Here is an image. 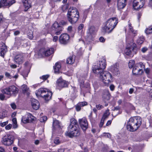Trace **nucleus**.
<instances>
[{"instance_id":"nucleus-18","label":"nucleus","mask_w":152,"mask_h":152,"mask_svg":"<svg viewBox=\"0 0 152 152\" xmlns=\"http://www.w3.org/2000/svg\"><path fill=\"white\" fill-rule=\"evenodd\" d=\"M134 40L132 39V42L131 43H129V45H128L125 50V53L127 55H129L131 54L132 50L134 49V48L136 46V44L133 42Z\"/></svg>"},{"instance_id":"nucleus-9","label":"nucleus","mask_w":152,"mask_h":152,"mask_svg":"<svg viewBox=\"0 0 152 152\" xmlns=\"http://www.w3.org/2000/svg\"><path fill=\"white\" fill-rule=\"evenodd\" d=\"M15 139L14 135L7 134L2 138L1 142L5 146H9L13 143Z\"/></svg>"},{"instance_id":"nucleus-53","label":"nucleus","mask_w":152,"mask_h":152,"mask_svg":"<svg viewBox=\"0 0 152 152\" xmlns=\"http://www.w3.org/2000/svg\"><path fill=\"white\" fill-rule=\"evenodd\" d=\"M104 120L102 119H101L100 122V123L99 124V126L100 127H101L103 126V125L104 124Z\"/></svg>"},{"instance_id":"nucleus-49","label":"nucleus","mask_w":152,"mask_h":152,"mask_svg":"<svg viewBox=\"0 0 152 152\" xmlns=\"http://www.w3.org/2000/svg\"><path fill=\"white\" fill-rule=\"evenodd\" d=\"M81 107L79 105L78 103L77 105H76L75 107L76 110L77 111H79L80 110Z\"/></svg>"},{"instance_id":"nucleus-33","label":"nucleus","mask_w":152,"mask_h":152,"mask_svg":"<svg viewBox=\"0 0 152 152\" xmlns=\"http://www.w3.org/2000/svg\"><path fill=\"white\" fill-rule=\"evenodd\" d=\"M12 121L13 123V128L14 129H16L18 127V125L17 124V121L16 118H13L12 119Z\"/></svg>"},{"instance_id":"nucleus-59","label":"nucleus","mask_w":152,"mask_h":152,"mask_svg":"<svg viewBox=\"0 0 152 152\" xmlns=\"http://www.w3.org/2000/svg\"><path fill=\"white\" fill-rule=\"evenodd\" d=\"M150 71V69L148 68L145 69V73L147 75H148L149 74Z\"/></svg>"},{"instance_id":"nucleus-40","label":"nucleus","mask_w":152,"mask_h":152,"mask_svg":"<svg viewBox=\"0 0 152 152\" xmlns=\"http://www.w3.org/2000/svg\"><path fill=\"white\" fill-rule=\"evenodd\" d=\"M47 120V117L45 116H44L41 117L39 119V121L41 122H44L45 121Z\"/></svg>"},{"instance_id":"nucleus-34","label":"nucleus","mask_w":152,"mask_h":152,"mask_svg":"<svg viewBox=\"0 0 152 152\" xmlns=\"http://www.w3.org/2000/svg\"><path fill=\"white\" fill-rule=\"evenodd\" d=\"M134 61L133 60H130L128 66L129 68H131L134 67Z\"/></svg>"},{"instance_id":"nucleus-20","label":"nucleus","mask_w":152,"mask_h":152,"mask_svg":"<svg viewBox=\"0 0 152 152\" xmlns=\"http://www.w3.org/2000/svg\"><path fill=\"white\" fill-rule=\"evenodd\" d=\"M102 96V99L104 102L109 101L110 96L109 91L107 90H104L103 91Z\"/></svg>"},{"instance_id":"nucleus-26","label":"nucleus","mask_w":152,"mask_h":152,"mask_svg":"<svg viewBox=\"0 0 152 152\" xmlns=\"http://www.w3.org/2000/svg\"><path fill=\"white\" fill-rule=\"evenodd\" d=\"M75 56L74 55L69 57L66 60V63L69 64H73L75 61Z\"/></svg>"},{"instance_id":"nucleus-11","label":"nucleus","mask_w":152,"mask_h":152,"mask_svg":"<svg viewBox=\"0 0 152 152\" xmlns=\"http://www.w3.org/2000/svg\"><path fill=\"white\" fill-rule=\"evenodd\" d=\"M62 30V27L59 25L57 22H55L53 25L51 29L52 33H55L57 35H59Z\"/></svg>"},{"instance_id":"nucleus-37","label":"nucleus","mask_w":152,"mask_h":152,"mask_svg":"<svg viewBox=\"0 0 152 152\" xmlns=\"http://www.w3.org/2000/svg\"><path fill=\"white\" fill-rule=\"evenodd\" d=\"M145 32L147 34L152 33V26L146 29Z\"/></svg>"},{"instance_id":"nucleus-29","label":"nucleus","mask_w":152,"mask_h":152,"mask_svg":"<svg viewBox=\"0 0 152 152\" xmlns=\"http://www.w3.org/2000/svg\"><path fill=\"white\" fill-rule=\"evenodd\" d=\"M96 30L94 26H91L88 29V32L91 35H93L95 34Z\"/></svg>"},{"instance_id":"nucleus-60","label":"nucleus","mask_w":152,"mask_h":152,"mask_svg":"<svg viewBox=\"0 0 152 152\" xmlns=\"http://www.w3.org/2000/svg\"><path fill=\"white\" fill-rule=\"evenodd\" d=\"M129 27L130 31H133V27L132 26L131 24L130 23H129Z\"/></svg>"},{"instance_id":"nucleus-22","label":"nucleus","mask_w":152,"mask_h":152,"mask_svg":"<svg viewBox=\"0 0 152 152\" xmlns=\"http://www.w3.org/2000/svg\"><path fill=\"white\" fill-rule=\"evenodd\" d=\"M53 129L54 130L60 129L61 127V124L58 120L54 119L53 121Z\"/></svg>"},{"instance_id":"nucleus-45","label":"nucleus","mask_w":152,"mask_h":152,"mask_svg":"<svg viewBox=\"0 0 152 152\" xmlns=\"http://www.w3.org/2000/svg\"><path fill=\"white\" fill-rule=\"evenodd\" d=\"M8 121H6L4 122L1 123H0V125L2 127H3L4 126H6L8 124Z\"/></svg>"},{"instance_id":"nucleus-17","label":"nucleus","mask_w":152,"mask_h":152,"mask_svg":"<svg viewBox=\"0 0 152 152\" xmlns=\"http://www.w3.org/2000/svg\"><path fill=\"white\" fill-rule=\"evenodd\" d=\"M80 127L83 131H85L88 128V123L86 119L83 118L79 120Z\"/></svg>"},{"instance_id":"nucleus-24","label":"nucleus","mask_w":152,"mask_h":152,"mask_svg":"<svg viewBox=\"0 0 152 152\" xmlns=\"http://www.w3.org/2000/svg\"><path fill=\"white\" fill-rule=\"evenodd\" d=\"M15 61L18 64H20L23 63V58L21 55H17L15 57Z\"/></svg>"},{"instance_id":"nucleus-5","label":"nucleus","mask_w":152,"mask_h":152,"mask_svg":"<svg viewBox=\"0 0 152 152\" xmlns=\"http://www.w3.org/2000/svg\"><path fill=\"white\" fill-rule=\"evenodd\" d=\"M106 66V59L104 57H103L98 62H97L96 65L93 68L92 70L95 74L99 73L104 71Z\"/></svg>"},{"instance_id":"nucleus-36","label":"nucleus","mask_w":152,"mask_h":152,"mask_svg":"<svg viewBox=\"0 0 152 152\" xmlns=\"http://www.w3.org/2000/svg\"><path fill=\"white\" fill-rule=\"evenodd\" d=\"M7 111L3 110L2 113H0V119H3L5 117L6 115Z\"/></svg>"},{"instance_id":"nucleus-30","label":"nucleus","mask_w":152,"mask_h":152,"mask_svg":"<svg viewBox=\"0 0 152 152\" xmlns=\"http://www.w3.org/2000/svg\"><path fill=\"white\" fill-rule=\"evenodd\" d=\"M53 48H51L48 49L45 52V54L46 56H49L53 53Z\"/></svg>"},{"instance_id":"nucleus-64","label":"nucleus","mask_w":152,"mask_h":152,"mask_svg":"<svg viewBox=\"0 0 152 152\" xmlns=\"http://www.w3.org/2000/svg\"><path fill=\"white\" fill-rule=\"evenodd\" d=\"M58 39V37L57 36H54L53 38V41L55 42Z\"/></svg>"},{"instance_id":"nucleus-3","label":"nucleus","mask_w":152,"mask_h":152,"mask_svg":"<svg viewBox=\"0 0 152 152\" xmlns=\"http://www.w3.org/2000/svg\"><path fill=\"white\" fill-rule=\"evenodd\" d=\"M118 23L117 18L113 17L108 19L105 23L103 30L108 33H111Z\"/></svg>"},{"instance_id":"nucleus-50","label":"nucleus","mask_w":152,"mask_h":152,"mask_svg":"<svg viewBox=\"0 0 152 152\" xmlns=\"http://www.w3.org/2000/svg\"><path fill=\"white\" fill-rule=\"evenodd\" d=\"M69 7V5L68 4H66L64 5L62 7V10H65L67 9Z\"/></svg>"},{"instance_id":"nucleus-7","label":"nucleus","mask_w":152,"mask_h":152,"mask_svg":"<svg viewBox=\"0 0 152 152\" xmlns=\"http://www.w3.org/2000/svg\"><path fill=\"white\" fill-rule=\"evenodd\" d=\"M96 74L99 76L105 85H107L112 79L111 74L108 72L103 71Z\"/></svg>"},{"instance_id":"nucleus-12","label":"nucleus","mask_w":152,"mask_h":152,"mask_svg":"<svg viewBox=\"0 0 152 152\" xmlns=\"http://www.w3.org/2000/svg\"><path fill=\"white\" fill-rule=\"evenodd\" d=\"M35 118L30 113H27L22 116L21 121L24 124L32 122L35 120Z\"/></svg>"},{"instance_id":"nucleus-4","label":"nucleus","mask_w":152,"mask_h":152,"mask_svg":"<svg viewBox=\"0 0 152 152\" xmlns=\"http://www.w3.org/2000/svg\"><path fill=\"white\" fill-rule=\"evenodd\" d=\"M67 17L71 23L74 24L77 21L79 18V12L76 8L70 7L68 12Z\"/></svg>"},{"instance_id":"nucleus-42","label":"nucleus","mask_w":152,"mask_h":152,"mask_svg":"<svg viewBox=\"0 0 152 152\" xmlns=\"http://www.w3.org/2000/svg\"><path fill=\"white\" fill-rule=\"evenodd\" d=\"M12 127V125L11 124H9L6 126L5 129L7 130H9Z\"/></svg>"},{"instance_id":"nucleus-15","label":"nucleus","mask_w":152,"mask_h":152,"mask_svg":"<svg viewBox=\"0 0 152 152\" xmlns=\"http://www.w3.org/2000/svg\"><path fill=\"white\" fill-rule=\"evenodd\" d=\"M68 84L67 82L63 80L61 78L58 79L56 82V87L59 89L64 87H67Z\"/></svg>"},{"instance_id":"nucleus-44","label":"nucleus","mask_w":152,"mask_h":152,"mask_svg":"<svg viewBox=\"0 0 152 152\" xmlns=\"http://www.w3.org/2000/svg\"><path fill=\"white\" fill-rule=\"evenodd\" d=\"M79 105L81 107H83L84 106L86 105L87 104V103L86 102H83L78 103Z\"/></svg>"},{"instance_id":"nucleus-16","label":"nucleus","mask_w":152,"mask_h":152,"mask_svg":"<svg viewBox=\"0 0 152 152\" xmlns=\"http://www.w3.org/2000/svg\"><path fill=\"white\" fill-rule=\"evenodd\" d=\"M145 4V0H134L133 7L135 9H140L143 7Z\"/></svg>"},{"instance_id":"nucleus-55","label":"nucleus","mask_w":152,"mask_h":152,"mask_svg":"<svg viewBox=\"0 0 152 152\" xmlns=\"http://www.w3.org/2000/svg\"><path fill=\"white\" fill-rule=\"evenodd\" d=\"M4 20V18L2 15L0 14V24L2 23Z\"/></svg>"},{"instance_id":"nucleus-19","label":"nucleus","mask_w":152,"mask_h":152,"mask_svg":"<svg viewBox=\"0 0 152 152\" xmlns=\"http://www.w3.org/2000/svg\"><path fill=\"white\" fill-rule=\"evenodd\" d=\"M118 64L116 63L111 66L109 68V70L115 75L120 73Z\"/></svg>"},{"instance_id":"nucleus-58","label":"nucleus","mask_w":152,"mask_h":152,"mask_svg":"<svg viewBox=\"0 0 152 152\" xmlns=\"http://www.w3.org/2000/svg\"><path fill=\"white\" fill-rule=\"evenodd\" d=\"M99 40L101 42H104L105 40L104 37H101L99 38Z\"/></svg>"},{"instance_id":"nucleus-25","label":"nucleus","mask_w":152,"mask_h":152,"mask_svg":"<svg viewBox=\"0 0 152 152\" xmlns=\"http://www.w3.org/2000/svg\"><path fill=\"white\" fill-rule=\"evenodd\" d=\"M22 2L25 8V10L26 11L31 6L30 2L28 0H22Z\"/></svg>"},{"instance_id":"nucleus-13","label":"nucleus","mask_w":152,"mask_h":152,"mask_svg":"<svg viewBox=\"0 0 152 152\" xmlns=\"http://www.w3.org/2000/svg\"><path fill=\"white\" fill-rule=\"evenodd\" d=\"M69 36L67 34H61L59 38L60 43L64 45L67 44L69 42Z\"/></svg>"},{"instance_id":"nucleus-54","label":"nucleus","mask_w":152,"mask_h":152,"mask_svg":"<svg viewBox=\"0 0 152 152\" xmlns=\"http://www.w3.org/2000/svg\"><path fill=\"white\" fill-rule=\"evenodd\" d=\"M5 96L2 93L0 94V99L1 100H4L5 98Z\"/></svg>"},{"instance_id":"nucleus-52","label":"nucleus","mask_w":152,"mask_h":152,"mask_svg":"<svg viewBox=\"0 0 152 152\" xmlns=\"http://www.w3.org/2000/svg\"><path fill=\"white\" fill-rule=\"evenodd\" d=\"M5 76L11 79L12 78L11 76L10 75V74L7 72H6L5 73Z\"/></svg>"},{"instance_id":"nucleus-32","label":"nucleus","mask_w":152,"mask_h":152,"mask_svg":"<svg viewBox=\"0 0 152 152\" xmlns=\"http://www.w3.org/2000/svg\"><path fill=\"white\" fill-rule=\"evenodd\" d=\"M132 39H133L131 37L129 34H127L126 36V41L128 42V44H129V43H131L132 42Z\"/></svg>"},{"instance_id":"nucleus-61","label":"nucleus","mask_w":152,"mask_h":152,"mask_svg":"<svg viewBox=\"0 0 152 152\" xmlns=\"http://www.w3.org/2000/svg\"><path fill=\"white\" fill-rule=\"evenodd\" d=\"M104 136H107L108 138H110L111 137L110 134L108 133H104Z\"/></svg>"},{"instance_id":"nucleus-6","label":"nucleus","mask_w":152,"mask_h":152,"mask_svg":"<svg viewBox=\"0 0 152 152\" xmlns=\"http://www.w3.org/2000/svg\"><path fill=\"white\" fill-rule=\"evenodd\" d=\"M37 96H40L46 101H48L51 98L52 93L46 88H40L36 92Z\"/></svg>"},{"instance_id":"nucleus-56","label":"nucleus","mask_w":152,"mask_h":152,"mask_svg":"<svg viewBox=\"0 0 152 152\" xmlns=\"http://www.w3.org/2000/svg\"><path fill=\"white\" fill-rule=\"evenodd\" d=\"M132 32L133 34V37H134L135 36H136L137 34V31L136 30H135L133 29V31H131Z\"/></svg>"},{"instance_id":"nucleus-14","label":"nucleus","mask_w":152,"mask_h":152,"mask_svg":"<svg viewBox=\"0 0 152 152\" xmlns=\"http://www.w3.org/2000/svg\"><path fill=\"white\" fill-rule=\"evenodd\" d=\"M15 2V0H1L0 1V8L2 7H9Z\"/></svg>"},{"instance_id":"nucleus-38","label":"nucleus","mask_w":152,"mask_h":152,"mask_svg":"<svg viewBox=\"0 0 152 152\" xmlns=\"http://www.w3.org/2000/svg\"><path fill=\"white\" fill-rule=\"evenodd\" d=\"M84 27V25L83 24H80L78 27V30L79 33H81L83 31V29Z\"/></svg>"},{"instance_id":"nucleus-23","label":"nucleus","mask_w":152,"mask_h":152,"mask_svg":"<svg viewBox=\"0 0 152 152\" xmlns=\"http://www.w3.org/2000/svg\"><path fill=\"white\" fill-rule=\"evenodd\" d=\"M122 2L119 1V0H118L117 1V7L118 10H120L123 9L126 6V0H122Z\"/></svg>"},{"instance_id":"nucleus-63","label":"nucleus","mask_w":152,"mask_h":152,"mask_svg":"<svg viewBox=\"0 0 152 152\" xmlns=\"http://www.w3.org/2000/svg\"><path fill=\"white\" fill-rule=\"evenodd\" d=\"M110 89L111 91H113L114 89L115 86L113 85H111L110 86Z\"/></svg>"},{"instance_id":"nucleus-43","label":"nucleus","mask_w":152,"mask_h":152,"mask_svg":"<svg viewBox=\"0 0 152 152\" xmlns=\"http://www.w3.org/2000/svg\"><path fill=\"white\" fill-rule=\"evenodd\" d=\"M54 142L57 145L59 144L60 143V141L59 140V138L58 137L56 138L54 140Z\"/></svg>"},{"instance_id":"nucleus-39","label":"nucleus","mask_w":152,"mask_h":152,"mask_svg":"<svg viewBox=\"0 0 152 152\" xmlns=\"http://www.w3.org/2000/svg\"><path fill=\"white\" fill-rule=\"evenodd\" d=\"M81 78L79 80V83H80V86L81 87H83L84 86V79H82V80H81Z\"/></svg>"},{"instance_id":"nucleus-27","label":"nucleus","mask_w":152,"mask_h":152,"mask_svg":"<svg viewBox=\"0 0 152 152\" xmlns=\"http://www.w3.org/2000/svg\"><path fill=\"white\" fill-rule=\"evenodd\" d=\"M7 48L5 46H3L0 49V55L4 57L5 54L7 51Z\"/></svg>"},{"instance_id":"nucleus-31","label":"nucleus","mask_w":152,"mask_h":152,"mask_svg":"<svg viewBox=\"0 0 152 152\" xmlns=\"http://www.w3.org/2000/svg\"><path fill=\"white\" fill-rule=\"evenodd\" d=\"M145 39L143 36H140L137 40V43L139 45L142 44L144 41Z\"/></svg>"},{"instance_id":"nucleus-8","label":"nucleus","mask_w":152,"mask_h":152,"mask_svg":"<svg viewBox=\"0 0 152 152\" xmlns=\"http://www.w3.org/2000/svg\"><path fill=\"white\" fill-rule=\"evenodd\" d=\"M144 68L145 66L142 63L136 64L133 67V74L135 75H141L143 73V69Z\"/></svg>"},{"instance_id":"nucleus-10","label":"nucleus","mask_w":152,"mask_h":152,"mask_svg":"<svg viewBox=\"0 0 152 152\" xmlns=\"http://www.w3.org/2000/svg\"><path fill=\"white\" fill-rule=\"evenodd\" d=\"M18 88L14 85H12L6 88L2 89L1 91L2 93L11 96L18 93Z\"/></svg>"},{"instance_id":"nucleus-57","label":"nucleus","mask_w":152,"mask_h":152,"mask_svg":"<svg viewBox=\"0 0 152 152\" xmlns=\"http://www.w3.org/2000/svg\"><path fill=\"white\" fill-rule=\"evenodd\" d=\"M67 31L68 32H71L72 31V26H69L67 28Z\"/></svg>"},{"instance_id":"nucleus-48","label":"nucleus","mask_w":152,"mask_h":152,"mask_svg":"<svg viewBox=\"0 0 152 152\" xmlns=\"http://www.w3.org/2000/svg\"><path fill=\"white\" fill-rule=\"evenodd\" d=\"M148 50V48L146 47H144L142 48L141 49V51L143 53H145Z\"/></svg>"},{"instance_id":"nucleus-46","label":"nucleus","mask_w":152,"mask_h":152,"mask_svg":"<svg viewBox=\"0 0 152 152\" xmlns=\"http://www.w3.org/2000/svg\"><path fill=\"white\" fill-rule=\"evenodd\" d=\"M49 77V75H44L42 77H40V78L41 79H42L44 80H46Z\"/></svg>"},{"instance_id":"nucleus-28","label":"nucleus","mask_w":152,"mask_h":152,"mask_svg":"<svg viewBox=\"0 0 152 152\" xmlns=\"http://www.w3.org/2000/svg\"><path fill=\"white\" fill-rule=\"evenodd\" d=\"M61 67V66L59 63H56L54 67V72L56 73H59Z\"/></svg>"},{"instance_id":"nucleus-47","label":"nucleus","mask_w":152,"mask_h":152,"mask_svg":"<svg viewBox=\"0 0 152 152\" xmlns=\"http://www.w3.org/2000/svg\"><path fill=\"white\" fill-rule=\"evenodd\" d=\"M103 107H104L102 105H101L100 104L96 105V107L98 110H100L101 109H102L103 108Z\"/></svg>"},{"instance_id":"nucleus-2","label":"nucleus","mask_w":152,"mask_h":152,"mask_svg":"<svg viewBox=\"0 0 152 152\" xmlns=\"http://www.w3.org/2000/svg\"><path fill=\"white\" fill-rule=\"evenodd\" d=\"M142 119L139 116L131 118L126 126L127 130L131 132L136 131L142 124Z\"/></svg>"},{"instance_id":"nucleus-35","label":"nucleus","mask_w":152,"mask_h":152,"mask_svg":"<svg viewBox=\"0 0 152 152\" xmlns=\"http://www.w3.org/2000/svg\"><path fill=\"white\" fill-rule=\"evenodd\" d=\"M109 114L110 113L109 111H106L105 113L103 114L102 119L104 120L106 118H107Z\"/></svg>"},{"instance_id":"nucleus-1","label":"nucleus","mask_w":152,"mask_h":152,"mask_svg":"<svg viewBox=\"0 0 152 152\" xmlns=\"http://www.w3.org/2000/svg\"><path fill=\"white\" fill-rule=\"evenodd\" d=\"M70 122V124L68 127V130L66 132L65 135L70 137L79 136L80 133L77 121L74 118H72Z\"/></svg>"},{"instance_id":"nucleus-41","label":"nucleus","mask_w":152,"mask_h":152,"mask_svg":"<svg viewBox=\"0 0 152 152\" xmlns=\"http://www.w3.org/2000/svg\"><path fill=\"white\" fill-rule=\"evenodd\" d=\"M22 87L23 88V92L25 93L26 92L28 91V88L27 87V86L26 85H23L22 86Z\"/></svg>"},{"instance_id":"nucleus-62","label":"nucleus","mask_w":152,"mask_h":152,"mask_svg":"<svg viewBox=\"0 0 152 152\" xmlns=\"http://www.w3.org/2000/svg\"><path fill=\"white\" fill-rule=\"evenodd\" d=\"M60 23L62 25H65L66 24V22L64 20L61 21Z\"/></svg>"},{"instance_id":"nucleus-21","label":"nucleus","mask_w":152,"mask_h":152,"mask_svg":"<svg viewBox=\"0 0 152 152\" xmlns=\"http://www.w3.org/2000/svg\"><path fill=\"white\" fill-rule=\"evenodd\" d=\"M31 105L33 108L35 110L38 109L39 108L40 105L38 101L37 100L32 99H31Z\"/></svg>"},{"instance_id":"nucleus-51","label":"nucleus","mask_w":152,"mask_h":152,"mask_svg":"<svg viewBox=\"0 0 152 152\" xmlns=\"http://www.w3.org/2000/svg\"><path fill=\"white\" fill-rule=\"evenodd\" d=\"M11 107L13 109H15L16 108V106L15 104L14 103H11L10 104Z\"/></svg>"}]
</instances>
